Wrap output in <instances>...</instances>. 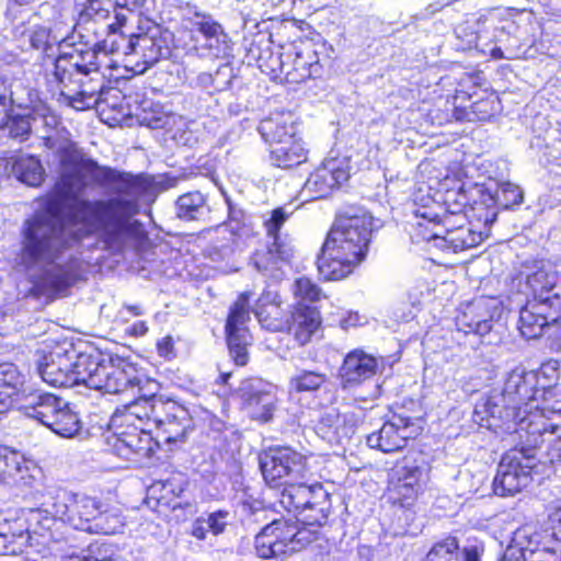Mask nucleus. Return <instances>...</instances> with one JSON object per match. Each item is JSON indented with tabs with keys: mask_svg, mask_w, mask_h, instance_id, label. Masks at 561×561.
I'll list each match as a JSON object with an SVG mask.
<instances>
[{
	"mask_svg": "<svg viewBox=\"0 0 561 561\" xmlns=\"http://www.w3.org/2000/svg\"><path fill=\"white\" fill-rule=\"evenodd\" d=\"M57 199L24 224L22 261L42 271L43 283L60 290L80 273L72 247L92 233L108 248H119L149 188L144 175L99 165L69 140L57 147Z\"/></svg>",
	"mask_w": 561,
	"mask_h": 561,
	"instance_id": "obj_1",
	"label": "nucleus"
},
{
	"mask_svg": "<svg viewBox=\"0 0 561 561\" xmlns=\"http://www.w3.org/2000/svg\"><path fill=\"white\" fill-rule=\"evenodd\" d=\"M512 434L516 446L502 457L493 481L494 492L500 496L514 495L529 484L536 466L535 451L542 447L543 439L559 444L553 458H561V413L530 412Z\"/></svg>",
	"mask_w": 561,
	"mask_h": 561,
	"instance_id": "obj_2",
	"label": "nucleus"
},
{
	"mask_svg": "<svg viewBox=\"0 0 561 561\" xmlns=\"http://www.w3.org/2000/svg\"><path fill=\"white\" fill-rule=\"evenodd\" d=\"M538 385V375L534 370H526L522 366L512 369L505 380L502 391H493L486 398H481L474 408V415L480 422H486L488 427H501L506 425V430L516 428L517 423L533 410L526 408L537 400L540 392ZM551 415L553 412L546 413Z\"/></svg>",
	"mask_w": 561,
	"mask_h": 561,
	"instance_id": "obj_3",
	"label": "nucleus"
},
{
	"mask_svg": "<svg viewBox=\"0 0 561 561\" xmlns=\"http://www.w3.org/2000/svg\"><path fill=\"white\" fill-rule=\"evenodd\" d=\"M79 367L78 386L104 391L107 393H121L135 391L142 397L152 396L158 389V381L139 373L136 367L121 358L101 363L96 359L80 354L77 358Z\"/></svg>",
	"mask_w": 561,
	"mask_h": 561,
	"instance_id": "obj_4",
	"label": "nucleus"
},
{
	"mask_svg": "<svg viewBox=\"0 0 561 561\" xmlns=\"http://www.w3.org/2000/svg\"><path fill=\"white\" fill-rule=\"evenodd\" d=\"M23 376L11 363L0 364V414L13 407L48 426L65 400L41 390L22 389Z\"/></svg>",
	"mask_w": 561,
	"mask_h": 561,
	"instance_id": "obj_5",
	"label": "nucleus"
},
{
	"mask_svg": "<svg viewBox=\"0 0 561 561\" xmlns=\"http://www.w3.org/2000/svg\"><path fill=\"white\" fill-rule=\"evenodd\" d=\"M289 216L290 214L283 207L271 211L270 217L263 222L266 233L265 248L256 250L251 259L257 272L275 280L283 278V268L289 264L294 254L290 237L280 231Z\"/></svg>",
	"mask_w": 561,
	"mask_h": 561,
	"instance_id": "obj_6",
	"label": "nucleus"
},
{
	"mask_svg": "<svg viewBox=\"0 0 561 561\" xmlns=\"http://www.w3.org/2000/svg\"><path fill=\"white\" fill-rule=\"evenodd\" d=\"M68 524L90 534L113 535L124 527V517L121 510L110 503L85 494H75Z\"/></svg>",
	"mask_w": 561,
	"mask_h": 561,
	"instance_id": "obj_7",
	"label": "nucleus"
},
{
	"mask_svg": "<svg viewBox=\"0 0 561 561\" xmlns=\"http://www.w3.org/2000/svg\"><path fill=\"white\" fill-rule=\"evenodd\" d=\"M316 530L298 528L296 523L275 519L255 537V550L262 559H284L314 539Z\"/></svg>",
	"mask_w": 561,
	"mask_h": 561,
	"instance_id": "obj_8",
	"label": "nucleus"
},
{
	"mask_svg": "<svg viewBox=\"0 0 561 561\" xmlns=\"http://www.w3.org/2000/svg\"><path fill=\"white\" fill-rule=\"evenodd\" d=\"M373 232V217L367 213L339 216L327 239L362 261L366 256Z\"/></svg>",
	"mask_w": 561,
	"mask_h": 561,
	"instance_id": "obj_9",
	"label": "nucleus"
},
{
	"mask_svg": "<svg viewBox=\"0 0 561 561\" xmlns=\"http://www.w3.org/2000/svg\"><path fill=\"white\" fill-rule=\"evenodd\" d=\"M260 468L270 485H282L304 480L307 474L306 457L287 446L270 448L260 457Z\"/></svg>",
	"mask_w": 561,
	"mask_h": 561,
	"instance_id": "obj_10",
	"label": "nucleus"
},
{
	"mask_svg": "<svg viewBox=\"0 0 561 561\" xmlns=\"http://www.w3.org/2000/svg\"><path fill=\"white\" fill-rule=\"evenodd\" d=\"M99 49L94 47L73 48L59 55L53 64L51 71L46 73L49 84H69L75 77L99 76Z\"/></svg>",
	"mask_w": 561,
	"mask_h": 561,
	"instance_id": "obj_11",
	"label": "nucleus"
},
{
	"mask_svg": "<svg viewBox=\"0 0 561 561\" xmlns=\"http://www.w3.org/2000/svg\"><path fill=\"white\" fill-rule=\"evenodd\" d=\"M512 538L516 545L523 547V551L531 561L561 560V511L558 526L551 534L540 533L536 526L526 524L517 528Z\"/></svg>",
	"mask_w": 561,
	"mask_h": 561,
	"instance_id": "obj_12",
	"label": "nucleus"
},
{
	"mask_svg": "<svg viewBox=\"0 0 561 561\" xmlns=\"http://www.w3.org/2000/svg\"><path fill=\"white\" fill-rule=\"evenodd\" d=\"M150 412L153 413L158 438L165 444L183 442L193 428V421L188 411L175 401L162 400Z\"/></svg>",
	"mask_w": 561,
	"mask_h": 561,
	"instance_id": "obj_13",
	"label": "nucleus"
},
{
	"mask_svg": "<svg viewBox=\"0 0 561 561\" xmlns=\"http://www.w3.org/2000/svg\"><path fill=\"white\" fill-rule=\"evenodd\" d=\"M240 396L243 409L252 420L268 422L276 408V386L261 378L242 381Z\"/></svg>",
	"mask_w": 561,
	"mask_h": 561,
	"instance_id": "obj_14",
	"label": "nucleus"
},
{
	"mask_svg": "<svg viewBox=\"0 0 561 561\" xmlns=\"http://www.w3.org/2000/svg\"><path fill=\"white\" fill-rule=\"evenodd\" d=\"M170 41V33L162 32L158 25H152L146 33L131 35L124 47V53L139 56L146 67L152 66L171 55Z\"/></svg>",
	"mask_w": 561,
	"mask_h": 561,
	"instance_id": "obj_15",
	"label": "nucleus"
},
{
	"mask_svg": "<svg viewBox=\"0 0 561 561\" xmlns=\"http://www.w3.org/2000/svg\"><path fill=\"white\" fill-rule=\"evenodd\" d=\"M423 470L415 462L404 460L392 468L388 486V497L401 507H410L419 493Z\"/></svg>",
	"mask_w": 561,
	"mask_h": 561,
	"instance_id": "obj_16",
	"label": "nucleus"
},
{
	"mask_svg": "<svg viewBox=\"0 0 561 561\" xmlns=\"http://www.w3.org/2000/svg\"><path fill=\"white\" fill-rule=\"evenodd\" d=\"M528 300L550 306L553 312H561V283L550 264H541L526 277Z\"/></svg>",
	"mask_w": 561,
	"mask_h": 561,
	"instance_id": "obj_17",
	"label": "nucleus"
},
{
	"mask_svg": "<svg viewBox=\"0 0 561 561\" xmlns=\"http://www.w3.org/2000/svg\"><path fill=\"white\" fill-rule=\"evenodd\" d=\"M412 425L410 417L393 415L378 431L367 435V446L385 454L399 451L407 446L408 440L413 436Z\"/></svg>",
	"mask_w": 561,
	"mask_h": 561,
	"instance_id": "obj_18",
	"label": "nucleus"
},
{
	"mask_svg": "<svg viewBox=\"0 0 561 561\" xmlns=\"http://www.w3.org/2000/svg\"><path fill=\"white\" fill-rule=\"evenodd\" d=\"M350 178L348 162L342 158H331L322 162L307 179L304 190L311 198H322L346 182Z\"/></svg>",
	"mask_w": 561,
	"mask_h": 561,
	"instance_id": "obj_19",
	"label": "nucleus"
},
{
	"mask_svg": "<svg viewBox=\"0 0 561 561\" xmlns=\"http://www.w3.org/2000/svg\"><path fill=\"white\" fill-rule=\"evenodd\" d=\"M68 105L77 111H83L98 105L104 93L102 76L75 77L69 84L56 85Z\"/></svg>",
	"mask_w": 561,
	"mask_h": 561,
	"instance_id": "obj_20",
	"label": "nucleus"
},
{
	"mask_svg": "<svg viewBox=\"0 0 561 561\" xmlns=\"http://www.w3.org/2000/svg\"><path fill=\"white\" fill-rule=\"evenodd\" d=\"M37 370L43 381L59 388L76 387L80 378L77 360L72 363L67 353L51 352L44 355L38 363Z\"/></svg>",
	"mask_w": 561,
	"mask_h": 561,
	"instance_id": "obj_21",
	"label": "nucleus"
},
{
	"mask_svg": "<svg viewBox=\"0 0 561 561\" xmlns=\"http://www.w3.org/2000/svg\"><path fill=\"white\" fill-rule=\"evenodd\" d=\"M360 262L354 253L350 254L325 240L317 257V267L324 280H340L347 277Z\"/></svg>",
	"mask_w": 561,
	"mask_h": 561,
	"instance_id": "obj_22",
	"label": "nucleus"
},
{
	"mask_svg": "<svg viewBox=\"0 0 561 561\" xmlns=\"http://www.w3.org/2000/svg\"><path fill=\"white\" fill-rule=\"evenodd\" d=\"M444 232L434 230L424 234V239L433 240L435 247L442 250H451L459 252L465 249L473 248L482 241V234L476 232L466 222H450V218L443 219Z\"/></svg>",
	"mask_w": 561,
	"mask_h": 561,
	"instance_id": "obj_23",
	"label": "nucleus"
},
{
	"mask_svg": "<svg viewBox=\"0 0 561 561\" xmlns=\"http://www.w3.org/2000/svg\"><path fill=\"white\" fill-rule=\"evenodd\" d=\"M560 316L561 312H553L550 306L527 299L519 311L518 330L526 340L538 339L545 328L554 323Z\"/></svg>",
	"mask_w": 561,
	"mask_h": 561,
	"instance_id": "obj_24",
	"label": "nucleus"
},
{
	"mask_svg": "<svg viewBox=\"0 0 561 561\" xmlns=\"http://www.w3.org/2000/svg\"><path fill=\"white\" fill-rule=\"evenodd\" d=\"M377 359L362 350L350 352L341 366L340 378L343 389L356 387L375 376Z\"/></svg>",
	"mask_w": 561,
	"mask_h": 561,
	"instance_id": "obj_25",
	"label": "nucleus"
},
{
	"mask_svg": "<svg viewBox=\"0 0 561 561\" xmlns=\"http://www.w3.org/2000/svg\"><path fill=\"white\" fill-rule=\"evenodd\" d=\"M191 25L195 32L202 35L204 43L202 48H206L214 57H218L226 49L227 34L219 22L210 14L194 11L190 19Z\"/></svg>",
	"mask_w": 561,
	"mask_h": 561,
	"instance_id": "obj_26",
	"label": "nucleus"
},
{
	"mask_svg": "<svg viewBox=\"0 0 561 561\" xmlns=\"http://www.w3.org/2000/svg\"><path fill=\"white\" fill-rule=\"evenodd\" d=\"M284 323L295 340L300 345H305L321 324L320 312L316 307L297 302L290 321Z\"/></svg>",
	"mask_w": 561,
	"mask_h": 561,
	"instance_id": "obj_27",
	"label": "nucleus"
},
{
	"mask_svg": "<svg viewBox=\"0 0 561 561\" xmlns=\"http://www.w3.org/2000/svg\"><path fill=\"white\" fill-rule=\"evenodd\" d=\"M318 489H323L320 483L307 484L302 480L290 481L284 484L280 493V504L288 512H294L297 518L313 501Z\"/></svg>",
	"mask_w": 561,
	"mask_h": 561,
	"instance_id": "obj_28",
	"label": "nucleus"
},
{
	"mask_svg": "<svg viewBox=\"0 0 561 561\" xmlns=\"http://www.w3.org/2000/svg\"><path fill=\"white\" fill-rule=\"evenodd\" d=\"M456 324L458 330L466 334L474 333L485 336L492 330V316L486 308V302L479 299L469 304L462 313L457 317Z\"/></svg>",
	"mask_w": 561,
	"mask_h": 561,
	"instance_id": "obj_29",
	"label": "nucleus"
},
{
	"mask_svg": "<svg viewBox=\"0 0 561 561\" xmlns=\"http://www.w3.org/2000/svg\"><path fill=\"white\" fill-rule=\"evenodd\" d=\"M259 133L265 142L270 144L271 149L277 144L289 141L295 137V126L289 113H275L270 117L261 121Z\"/></svg>",
	"mask_w": 561,
	"mask_h": 561,
	"instance_id": "obj_30",
	"label": "nucleus"
},
{
	"mask_svg": "<svg viewBox=\"0 0 561 561\" xmlns=\"http://www.w3.org/2000/svg\"><path fill=\"white\" fill-rule=\"evenodd\" d=\"M0 130H3L9 138L20 142L27 140L32 130L31 116L28 114L9 115L11 99L4 94H0Z\"/></svg>",
	"mask_w": 561,
	"mask_h": 561,
	"instance_id": "obj_31",
	"label": "nucleus"
},
{
	"mask_svg": "<svg viewBox=\"0 0 561 561\" xmlns=\"http://www.w3.org/2000/svg\"><path fill=\"white\" fill-rule=\"evenodd\" d=\"M175 207L178 217L187 221H204L210 214L207 195L199 191L188 192L179 196Z\"/></svg>",
	"mask_w": 561,
	"mask_h": 561,
	"instance_id": "obj_32",
	"label": "nucleus"
},
{
	"mask_svg": "<svg viewBox=\"0 0 561 561\" xmlns=\"http://www.w3.org/2000/svg\"><path fill=\"white\" fill-rule=\"evenodd\" d=\"M286 65L282 64V70L287 76H291L293 81H305L306 79L314 78L321 73V65L317 53L307 47L296 51L293 59L291 69L285 70Z\"/></svg>",
	"mask_w": 561,
	"mask_h": 561,
	"instance_id": "obj_33",
	"label": "nucleus"
},
{
	"mask_svg": "<svg viewBox=\"0 0 561 561\" xmlns=\"http://www.w3.org/2000/svg\"><path fill=\"white\" fill-rule=\"evenodd\" d=\"M272 163L278 168L289 169L307 160V151L299 139H291L271 149Z\"/></svg>",
	"mask_w": 561,
	"mask_h": 561,
	"instance_id": "obj_34",
	"label": "nucleus"
},
{
	"mask_svg": "<svg viewBox=\"0 0 561 561\" xmlns=\"http://www.w3.org/2000/svg\"><path fill=\"white\" fill-rule=\"evenodd\" d=\"M161 387L158 382L157 391L150 397H142L140 393L135 391H126L123 396L126 397L125 404V417H135L139 421L142 420H152L153 413L150 412L151 409L157 408L158 402L162 401L161 397H158Z\"/></svg>",
	"mask_w": 561,
	"mask_h": 561,
	"instance_id": "obj_35",
	"label": "nucleus"
},
{
	"mask_svg": "<svg viewBox=\"0 0 561 561\" xmlns=\"http://www.w3.org/2000/svg\"><path fill=\"white\" fill-rule=\"evenodd\" d=\"M310 504L302 511L298 520L306 526L322 527L327 524L330 514V494L324 489H318Z\"/></svg>",
	"mask_w": 561,
	"mask_h": 561,
	"instance_id": "obj_36",
	"label": "nucleus"
},
{
	"mask_svg": "<svg viewBox=\"0 0 561 561\" xmlns=\"http://www.w3.org/2000/svg\"><path fill=\"white\" fill-rule=\"evenodd\" d=\"M76 493L61 489H50L46 493V500L43 502L44 511L51 514L55 518L68 524L70 510L72 507Z\"/></svg>",
	"mask_w": 561,
	"mask_h": 561,
	"instance_id": "obj_37",
	"label": "nucleus"
},
{
	"mask_svg": "<svg viewBox=\"0 0 561 561\" xmlns=\"http://www.w3.org/2000/svg\"><path fill=\"white\" fill-rule=\"evenodd\" d=\"M16 167L15 178L20 182L34 187L42 184L45 170L39 159L32 154H20Z\"/></svg>",
	"mask_w": 561,
	"mask_h": 561,
	"instance_id": "obj_38",
	"label": "nucleus"
},
{
	"mask_svg": "<svg viewBox=\"0 0 561 561\" xmlns=\"http://www.w3.org/2000/svg\"><path fill=\"white\" fill-rule=\"evenodd\" d=\"M47 427L59 436L72 437L79 432L81 422L77 413H75L68 402L65 401V407H60Z\"/></svg>",
	"mask_w": 561,
	"mask_h": 561,
	"instance_id": "obj_39",
	"label": "nucleus"
},
{
	"mask_svg": "<svg viewBox=\"0 0 561 561\" xmlns=\"http://www.w3.org/2000/svg\"><path fill=\"white\" fill-rule=\"evenodd\" d=\"M363 417L355 412H347L340 415L335 412H329L321 419V424L332 427L334 423L337 437H348L355 433L356 427L362 423Z\"/></svg>",
	"mask_w": 561,
	"mask_h": 561,
	"instance_id": "obj_40",
	"label": "nucleus"
},
{
	"mask_svg": "<svg viewBox=\"0 0 561 561\" xmlns=\"http://www.w3.org/2000/svg\"><path fill=\"white\" fill-rule=\"evenodd\" d=\"M250 293H242L231 306L226 322V332L248 330L245 323L250 320Z\"/></svg>",
	"mask_w": 561,
	"mask_h": 561,
	"instance_id": "obj_41",
	"label": "nucleus"
},
{
	"mask_svg": "<svg viewBox=\"0 0 561 561\" xmlns=\"http://www.w3.org/2000/svg\"><path fill=\"white\" fill-rule=\"evenodd\" d=\"M229 354L238 366H243L248 362V345L250 344V333L248 330L226 332Z\"/></svg>",
	"mask_w": 561,
	"mask_h": 561,
	"instance_id": "obj_42",
	"label": "nucleus"
},
{
	"mask_svg": "<svg viewBox=\"0 0 561 561\" xmlns=\"http://www.w3.org/2000/svg\"><path fill=\"white\" fill-rule=\"evenodd\" d=\"M325 381V374L302 369L290 378L289 386L296 392H311L318 390Z\"/></svg>",
	"mask_w": 561,
	"mask_h": 561,
	"instance_id": "obj_43",
	"label": "nucleus"
},
{
	"mask_svg": "<svg viewBox=\"0 0 561 561\" xmlns=\"http://www.w3.org/2000/svg\"><path fill=\"white\" fill-rule=\"evenodd\" d=\"M524 193L519 188V186L504 182L499 185L495 191L494 196H489V201L492 203H496L503 208H510L515 205H519L523 203Z\"/></svg>",
	"mask_w": 561,
	"mask_h": 561,
	"instance_id": "obj_44",
	"label": "nucleus"
},
{
	"mask_svg": "<svg viewBox=\"0 0 561 561\" xmlns=\"http://www.w3.org/2000/svg\"><path fill=\"white\" fill-rule=\"evenodd\" d=\"M425 561H462L459 557V545L455 537L437 542L427 553Z\"/></svg>",
	"mask_w": 561,
	"mask_h": 561,
	"instance_id": "obj_45",
	"label": "nucleus"
},
{
	"mask_svg": "<svg viewBox=\"0 0 561 561\" xmlns=\"http://www.w3.org/2000/svg\"><path fill=\"white\" fill-rule=\"evenodd\" d=\"M118 440L136 455L145 456L151 450L149 433L137 432V428L131 433H122Z\"/></svg>",
	"mask_w": 561,
	"mask_h": 561,
	"instance_id": "obj_46",
	"label": "nucleus"
},
{
	"mask_svg": "<svg viewBox=\"0 0 561 561\" xmlns=\"http://www.w3.org/2000/svg\"><path fill=\"white\" fill-rule=\"evenodd\" d=\"M293 293L295 297L299 299L298 302L302 304H305L306 301H319L322 297V291L320 287L313 284L307 277H300L295 280V283L293 284Z\"/></svg>",
	"mask_w": 561,
	"mask_h": 561,
	"instance_id": "obj_47",
	"label": "nucleus"
},
{
	"mask_svg": "<svg viewBox=\"0 0 561 561\" xmlns=\"http://www.w3.org/2000/svg\"><path fill=\"white\" fill-rule=\"evenodd\" d=\"M22 470V457L15 451L0 454V478H14Z\"/></svg>",
	"mask_w": 561,
	"mask_h": 561,
	"instance_id": "obj_48",
	"label": "nucleus"
},
{
	"mask_svg": "<svg viewBox=\"0 0 561 561\" xmlns=\"http://www.w3.org/2000/svg\"><path fill=\"white\" fill-rule=\"evenodd\" d=\"M270 308L271 311L266 310L262 306H256L253 308V312L255 317L257 318L259 322L271 331H280L285 328V323L282 320H278L276 318H271L272 311H277L278 307L275 305H271Z\"/></svg>",
	"mask_w": 561,
	"mask_h": 561,
	"instance_id": "obj_49",
	"label": "nucleus"
},
{
	"mask_svg": "<svg viewBox=\"0 0 561 561\" xmlns=\"http://www.w3.org/2000/svg\"><path fill=\"white\" fill-rule=\"evenodd\" d=\"M485 554V543L479 539H469L461 549L462 561H482Z\"/></svg>",
	"mask_w": 561,
	"mask_h": 561,
	"instance_id": "obj_50",
	"label": "nucleus"
},
{
	"mask_svg": "<svg viewBox=\"0 0 561 561\" xmlns=\"http://www.w3.org/2000/svg\"><path fill=\"white\" fill-rule=\"evenodd\" d=\"M31 539L28 533L21 531L13 541H9V546L5 545L8 541V535H0V543H3V554H16L23 551L24 547L27 546Z\"/></svg>",
	"mask_w": 561,
	"mask_h": 561,
	"instance_id": "obj_51",
	"label": "nucleus"
},
{
	"mask_svg": "<svg viewBox=\"0 0 561 561\" xmlns=\"http://www.w3.org/2000/svg\"><path fill=\"white\" fill-rule=\"evenodd\" d=\"M172 116L162 111H152L151 113H145L141 118L142 124L151 129L165 128L171 124Z\"/></svg>",
	"mask_w": 561,
	"mask_h": 561,
	"instance_id": "obj_52",
	"label": "nucleus"
},
{
	"mask_svg": "<svg viewBox=\"0 0 561 561\" xmlns=\"http://www.w3.org/2000/svg\"><path fill=\"white\" fill-rule=\"evenodd\" d=\"M228 512L217 511L204 517L207 527L215 536L224 533L227 526Z\"/></svg>",
	"mask_w": 561,
	"mask_h": 561,
	"instance_id": "obj_53",
	"label": "nucleus"
},
{
	"mask_svg": "<svg viewBox=\"0 0 561 561\" xmlns=\"http://www.w3.org/2000/svg\"><path fill=\"white\" fill-rule=\"evenodd\" d=\"M50 32L44 26H36L33 28L30 35V44L35 49L47 50L50 47L49 44Z\"/></svg>",
	"mask_w": 561,
	"mask_h": 561,
	"instance_id": "obj_54",
	"label": "nucleus"
},
{
	"mask_svg": "<svg viewBox=\"0 0 561 561\" xmlns=\"http://www.w3.org/2000/svg\"><path fill=\"white\" fill-rule=\"evenodd\" d=\"M226 72H230V68L227 65L218 68L215 76L208 72H202L197 76V84L205 89L214 87L216 90H220L222 87L216 84V82L218 81V77L226 75Z\"/></svg>",
	"mask_w": 561,
	"mask_h": 561,
	"instance_id": "obj_55",
	"label": "nucleus"
},
{
	"mask_svg": "<svg viewBox=\"0 0 561 561\" xmlns=\"http://www.w3.org/2000/svg\"><path fill=\"white\" fill-rule=\"evenodd\" d=\"M466 208V201L456 202L454 206L448 205L445 214L443 215V219L449 217L450 222H466L468 217Z\"/></svg>",
	"mask_w": 561,
	"mask_h": 561,
	"instance_id": "obj_56",
	"label": "nucleus"
},
{
	"mask_svg": "<svg viewBox=\"0 0 561 561\" xmlns=\"http://www.w3.org/2000/svg\"><path fill=\"white\" fill-rule=\"evenodd\" d=\"M18 157L20 154H11V156H2L0 157V176L10 178L12 175L15 176L16 165H18Z\"/></svg>",
	"mask_w": 561,
	"mask_h": 561,
	"instance_id": "obj_57",
	"label": "nucleus"
},
{
	"mask_svg": "<svg viewBox=\"0 0 561 561\" xmlns=\"http://www.w3.org/2000/svg\"><path fill=\"white\" fill-rule=\"evenodd\" d=\"M528 559L526 552L523 551V547L516 545L512 538L503 553L502 561H526Z\"/></svg>",
	"mask_w": 561,
	"mask_h": 561,
	"instance_id": "obj_58",
	"label": "nucleus"
},
{
	"mask_svg": "<svg viewBox=\"0 0 561 561\" xmlns=\"http://www.w3.org/2000/svg\"><path fill=\"white\" fill-rule=\"evenodd\" d=\"M244 226L241 225V220L239 218V214L230 208L229 210V221L219 227L221 232L230 231L233 236H241Z\"/></svg>",
	"mask_w": 561,
	"mask_h": 561,
	"instance_id": "obj_59",
	"label": "nucleus"
},
{
	"mask_svg": "<svg viewBox=\"0 0 561 561\" xmlns=\"http://www.w3.org/2000/svg\"><path fill=\"white\" fill-rule=\"evenodd\" d=\"M415 217L422 218L425 222H417L419 227L425 226V224H432L433 226H436V221L443 224V217L435 213L431 208L422 207L414 210Z\"/></svg>",
	"mask_w": 561,
	"mask_h": 561,
	"instance_id": "obj_60",
	"label": "nucleus"
},
{
	"mask_svg": "<svg viewBox=\"0 0 561 561\" xmlns=\"http://www.w3.org/2000/svg\"><path fill=\"white\" fill-rule=\"evenodd\" d=\"M210 531L206 525L204 517H198L192 525L191 534L195 538L199 540H204L206 538L207 533Z\"/></svg>",
	"mask_w": 561,
	"mask_h": 561,
	"instance_id": "obj_61",
	"label": "nucleus"
},
{
	"mask_svg": "<svg viewBox=\"0 0 561 561\" xmlns=\"http://www.w3.org/2000/svg\"><path fill=\"white\" fill-rule=\"evenodd\" d=\"M115 8L126 9L129 12L142 7L147 0H108Z\"/></svg>",
	"mask_w": 561,
	"mask_h": 561,
	"instance_id": "obj_62",
	"label": "nucleus"
},
{
	"mask_svg": "<svg viewBox=\"0 0 561 561\" xmlns=\"http://www.w3.org/2000/svg\"><path fill=\"white\" fill-rule=\"evenodd\" d=\"M550 439H543L542 442V447L546 446V454L547 456L549 457V460L550 462L554 463V462H561V458H553V451L554 449L558 448V445L557 443H554L553 440L552 442H549Z\"/></svg>",
	"mask_w": 561,
	"mask_h": 561,
	"instance_id": "obj_63",
	"label": "nucleus"
},
{
	"mask_svg": "<svg viewBox=\"0 0 561 561\" xmlns=\"http://www.w3.org/2000/svg\"><path fill=\"white\" fill-rule=\"evenodd\" d=\"M542 4L550 9L552 14L561 15V0H540Z\"/></svg>",
	"mask_w": 561,
	"mask_h": 561,
	"instance_id": "obj_64",
	"label": "nucleus"
}]
</instances>
